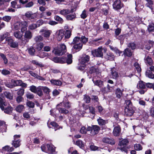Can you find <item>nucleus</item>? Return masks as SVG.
Instances as JSON below:
<instances>
[{"label":"nucleus","instance_id":"45","mask_svg":"<svg viewBox=\"0 0 154 154\" xmlns=\"http://www.w3.org/2000/svg\"><path fill=\"white\" fill-rule=\"evenodd\" d=\"M124 54L128 57H130L132 55V53L131 51L128 48L125 49L124 52Z\"/></svg>","mask_w":154,"mask_h":154},{"label":"nucleus","instance_id":"32","mask_svg":"<svg viewBox=\"0 0 154 154\" xmlns=\"http://www.w3.org/2000/svg\"><path fill=\"white\" fill-rule=\"evenodd\" d=\"M24 36L25 38L28 39H30L32 37V35L30 31H27L25 32Z\"/></svg>","mask_w":154,"mask_h":154},{"label":"nucleus","instance_id":"30","mask_svg":"<svg viewBox=\"0 0 154 154\" xmlns=\"http://www.w3.org/2000/svg\"><path fill=\"white\" fill-rule=\"evenodd\" d=\"M42 88L43 91H44V92L48 94V99H50L51 98L50 97L49 95V94L50 92V89L46 86H42Z\"/></svg>","mask_w":154,"mask_h":154},{"label":"nucleus","instance_id":"10","mask_svg":"<svg viewBox=\"0 0 154 154\" xmlns=\"http://www.w3.org/2000/svg\"><path fill=\"white\" fill-rule=\"evenodd\" d=\"M64 35V31L63 29H60L56 31L55 37L57 40L60 41L63 38Z\"/></svg>","mask_w":154,"mask_h":154},{"label":"nucleus","instance_id":"3","mask_svg":"<svg viewBox=\"0 0 154 154\" xmlns=\"http://www.w3.org/2000/svg\"><path fill=\"white\" fill-rule=\"evenodd\" d=\"M28 25V23L27 21H25L22 22L18 21L14 24L13 29L15 30H18L21 28V32H23L26 30V27Z\"/></svg>","mask_w":154,"mask_h":154},{"label":"nucleus","instance_id":"18","mask_svg":"<svg viewBox=\"0 0 154 154\" xmlns=\"http://www.w3.org/2000/svg\"><path fill=\"white\" fill-rule=\"evenodd\" d=\"M47 147L48 153H53L55 151V148L52 144H48Z\"/></svg>","mask_w":154,"mask_h":154},{"label":"nucleus","instance_id":"19","mask_svg":"<svg viewBox=\"0 0 154 154\" xmlns=\"http://www.w3.org/2000/svg\"><path fill=\"white\" fill-rule=\"evenodd\" d=\"M51 84L53 85L60 86L62 84V82L60 80H56L54 79H51L50 81Z\"/></svg>","mask_w":154,"mask_h":154},{"label":"nucleus","instance_id":"35","mask_svg":"<svg viewBox=\"0 0 154 154\" xmlns=\"http://www.w3.org/2000/svg\"><path fill=\"white\" fill-rule=\"evenodd\" d=\"M116 97L119 98L122 95V91L119 88H117L116 91Z\"/></svg>","mask_w":154,"mask_h":154},{"label":"nucleus","instance_id":"20","mask_svg":"<svg viewBox=\"0 0 154 154\" xmlns=\"http://www.w3.org/2000/svg\"><path fill=\"white\" fill-rule=\"evenodd\" d=\"M73 12V10L72 9L71 10L67 9H63L60 11V14L63 15L65 16Z\"/></svg>","mask_w":154,"mask_h":154},{"label":"nucleus","instance_id":"21","mask_svg":"<svg viewBox=\"0 0 154 154\" xmlns=\"http://www.w3.org/2000/svg\"><path fill=\"white\" fill-rule=\"evenodd\" d=\"M145 62L147 64L151 65L153 63V61L152 58L149 56H146L144 58Z\"/></svg>","mask_w":154,"mask_h":154},{"label":"nucleus","instance_id":"53","mask_svg":"<svg viewBox=\"0 0 154 154\" xmlns=\"http://www.w3.org/2000/svg\"><path fill=\"white\" fill-rule=\"evenodd\" d=\"M37 88L34 85H32L29 87V90L32 92L35 93Z\"/></svg>","mask_w":154,"mask_h":154},{"label":"nucleus","instance_id":"39","mask_svg":"<svg viewBox=\"0 0 154 154\" xmlns=\"http://www.w3.org/2000/svg\"><path fill=\"white\" fill-rule=\"evenodd\" d=\"M44 46V44L42 43H39L37 44L35 48L38 51H40Z\"/></svg>","mask_w":154,"mask_h":154},{"label":"nucleus","instance_id":"40","mask_svg":"<svg viewBox=\"0 0 154 154\" xmlns=\"http://www.w3.org/2000/svg\"><path fill=\"white\" fill-rule=\"evenodd\" d=\"M40 57L43 58L48 56V54L42 51L40 52L38 55Z\"/></svg>","mask_w":154,"mask_h":154},{"label":"nucleus","instance_id":"5","mask_svg":"<svg viewBox=\"0 0 154 154\" xmlns=\"http://www.w3.org/2000/svg\"><path fill=\"white\" fill-rule=\"evenodd\" d=\"M72 44L74 45L73 48L77 50H80L82 47V44L81 43V38L79 37H75L74 38Z\"/></svg>","mask_w":154,"mask_h":154},{"label":"nucleus","instance_id":"44","mask_svg":"<svg viewBox=\"0 0 154 154\" xmlns=\"http://www.w3.org/2000/svg\"><path fill=\"white\" fill-rule=\"evenodd\" d=\"M134 67H135L137 71V72H141V67L137 63L135 62L134 63Z\"/></svg>","mask_w":154,"mask_h":154},{"label":"nucleus","instance_id":"52","mask_svg":"<svg viewBox=\"0 0 154 154\" xmlns=\"http://www.w3.org/2000/svg\"><path fill=\"white\" fill-rule=\"evenodd\" d=\"M11 19V17L9 16H5L3 17L2 18L3 20L7 22H9Z\"/></svg>","mask_w":154,"mask_h":154},{"label":"nucleus","instance_id":"57","mask_svg":"<svg viewBox=\"0 0 154 154\" xmlns=\"http://www.w3.org/2000/svg\"><path fill=\"white\" fill-rule=\"evenodd\" d=\"M50 124L53 127H54L55 131L57 129L59 128V125L55 122H51Z\"/></svg>","mask_w":154,"mask_h":154},{"label":"nucleus","instance_id":"8","mask_svg":"<svg viewBox=\"0 0 154 154\" xmlns=\"http://www.w3.org/2000/svg\"><path fill=\"white\" fill-rule=\"evenodd\" d=\"M6 41L7 42L8 45L11 48H15L18 46V42L14 41L11 37L6 38Z\"/></svg>","mask_w":154,"mask_h":154},{"label":"nucleus","instance_id":"55","mask_svg":"<svg viewBox=\"0 0 154 154\" xmlns=\"http://www.w3.org/2000/svg\"><path fill=\"white\" fill-rule=\"evenodd\" d=\"M121 29L118 28L115 30V35L116 37L118 36L121 32Z\"/></svg>","mask_w":154,"mask_h":154},{"label":"nucleus","instance_id":"58","mask_svg":"<svg viewBox=\"0 0 154 154\" xmlns=\"http://www.w3.org/2000/svg\"><path fill=\"white\" fill-rule=\"evenodd\" d=\"M59 111L61 113H63L65 114H66L68 113L69 111L64 108H60L59 109Z\"/></svg>","mask_w":154,"mask_h":154},{"label":"nucleus","instance_id":"61","mask_svg":"<svg viewBox=\"0 0 154 154\" xmlns=\"http://www.w3.org/2000/svg\"><path fill=\"white\" fill-rule=\"evenodd\" d=\"M23 101V98L22 96H18L16 98V101L18 103H20Z\"/></svg>","mask_w":154,"mask_h":154},{"label":"nucleus","instance_id":"15","mask_svg":"<svg viewBox=\"0 0 154 154\" xmlns=\"http://www.w3.org/2000/svg\"><path fill=\"white\" fill-rule=\"evenodd\" d=\"M122 6L120 0H116L113 4V8L116 10L121 9Z\"/></svg>","mask_w":154,"mask_h":154},{"label":"nucleus","instance_id":"59","mask_svg":"<svg viewBox=\"0 0 154 154\" xmlns=\"http://www.w3.org/2000/svg\"><path fill=\"white\" fill-rule=\"evenodd\" d=\"M37 27L36 24L33 23L29 26V29L31 30H32L36 29Z\"/></svg>","mask_w":154,"mask_h":154},{"label":"nucleus","instance_id":"43","mask_svg":"<svg viewBox=\"0 0 154 154\" xmlns=\"http://www.w3.org/2000/svg\"><path fill=\"white\" fill-rule=\"evenodd\" d=\"M76 16L75 14H69L66 16V18L67 20H72L75 19Z\"/></svg>","mask_w":154,"mask_h":154},{"label":"nucleus","instance_id":"28","mask_svg":"<svg viewBox=\"0 0 154 154\" xmlns=\"http://www.w3.org/2000/svg\"><path fill=\"white\" fill-rule=\"evenodd\" d=\"M21 82V80H11V83L13 84V87L16 86H20Z\"/></svg>","mask_w":154,"mask_h":154},{"label":"nucleus","instance_id":"51","mask_svg":"<svg viewBox=\"0 0 154 154\" xmlns=\"http://www.w3.org/2000/svg\"><path fill=\"white\" fill-rule=\"evenodd\" d=\"M87 16V13L86 11L84 10L81 15V17L82 18L84 19Z\"/></svg>","mask_w":154,"mask_h":154},{"label":"nucleus","instance_id":"33","mask_svg":"<svg viewBox=\"0 0 154 154\" xmlns=\"http://www.w3.org/2000/svg\"><path fill=\"white\" fill-rule=\"evenodd\" d=\"M98 123L100 125H103L107 123V121L106 120H103L100 118L97 119Z\"/></svg>","mask_w":154,"mask_h":154},{"label":"nucleus","instance_id":"46","mask_svg":"<svg viewBox=\"0 0 154 154\" xmlns=\"http://www.w3.org/2000/svg\"><path fill=\"white\" fill-rule=\"evenodd\" d=\"M71 32L70 30H66L65 33V38H69L71 36Z\"/></svg>","mask_w":154,"mask_h":154},{"label":"nucleus","instance_id":"26","mask_svg":"<svg viewBox=\"0 0 154 154\" xmlns=\"http://www.w3.org/2000/svg\"><path fill=\"white\" fill-rule=\"evenodd\" d=\"M145 74L149 78L151 79H154V74L150 70H146Z\"/></svg>","mask_w":154,"mask_h":154},{"label":"nucleus","instance_id":"11","mask_svg":"<svg viewBox=\"0 0 154 154\" xmlns=\"http://www.w3.org/2000/svg\"><path fill=\"white\" fill-rule=\"evenodd\" d=\"M40 33H42V35L44 37L48 38L50 36L52 32L51 30L47 29L45 28L42 29L40 31Z\"/></svg>","mask_w":154,"mask_h":154},{"label":"nucleus","instance_id":"62","mask_svg":"<svg viewBox=\"0 0 154 154\" xmlns=\"http://www.w3.org/2000/svg\"><path fill=\"white\" fill-rule=\"evenodd\" d=\"M135 149L137 150H141L142 149V147L140 144H136L134 145Z\"/></svg>","mask_w":154,"mask_h":154},{"label":"nucleus","instance_id":"47","mask_svg":"<svg viewBox=\"0 0 154 154\" xmlns=\"http://www.w3.org/2000/svg\"><path fill=\"white\" fill-rule=\"evenodd\" d=\"M43 39V37L40 35L36 36L34 38L35 41L36 42L42 41Z\"/></svg>","mask_w":154,"mask_h":154},{"label":"nucleus","instance_id":"13","mask_svg":"<svg viewBox=\"0 0 154 154\" xmlns=\"http://www.w3.org/2000/svg\"><path fill=\"white\" fill-rule=\"evenodd\" d=\"M90 57L88 55H84L81 59L80 63L82 65H85L89 60Z\"/></svg>","mask_w":154,"mask_h":154},{"label":"nucleus","instance_id":"16","mask_svg":"<svg viewBox=\"0 0 154 154\" xmlns=\"http://www.w3.org/2000/svg\"><path fill=\"white\" fill-rule=\"evenodd\" d=\"M96 77H93L92 81L95 85L98 86L100 88L102 87L103 86V81L99 80H96Z\"/></svg>","mask_w":154,"mask_h":154},{"label":"nucleus","instance_id":"48","mask_svg":"<svg viewBox=\"0 0 154 154\" xmlns=\"http://www.w3.org/2000/svg\"><path fill=\"white\" fill-rule=\"evenodd\" d=\"M75 144L79 146L80 148H82L84 146V145L82 141L80 140L77 141L76 142Z\"/></svg>","mask_w":154,"mask_h":154},{"label":"nucleus","instance_id":"34","mask_svg":"<svg viewBox=\"0 0 154 154\" xmlns=\"http://www.w3.org/2000/svg\"><path fill=\"white\" fill-rule=\"evenodd\" d=\"M4 95L8 99L11 100L13 99V95L8 91H5L4 93Z\"/></svg>","mask_w":154,"mask_h":154},{"label":"nucleus","instance_id":"24","mask_svg":"<svg viewBox=\"0 0 154 154\" xmlns=\"http://www.w3.org/2000/svg\"><path fill=\"white\" fill-rule=\"evenodd\" d=\"M14 36L17 38L20 39L23 36V34L19 31H15L14 33Z\"/></svg>","mask_w":154,"mask_h":154},{"label":"nucleus","instance_id":"37","mask_svg":"<svg viewBox=\"0 0 154 154\" xmlns=\"http://www.w3.org/2000/svg\"><path fill=\"white\" fill-rule=\"evenodd\" d=\"M14 150V148L12 147L7 146L3 148V150L5 151L11 152Z\"/></svg>","mask_w":154,"mask_h":154},{"label":"nucleus","instance_id":"14","mask_svg":"<svg viewBox=\"0 0 154 154\" xmlns=\"http://www.w3.org/2000/svg\"><path fill=\"white\" fill-rule=\"evenodd\" d=\"M134 111L132 107L128 108L127 107H126L125 109V114L126 116H132L134 113Z\"/></svg>","mask_w":154,"mask_h":154},{"label":"nucleus","instance_id":"7","mask_svg":"<svg viewBox=\"0 0 154 154\" xmlns=\"http://www.w3.org/2000/svg\"><path fill=\"white\" fill-rule=\"evenodd\" d=\"M102 51V47H99L97 49L92 51V54L94 57H102L103 56Z\"/></svg>","mask_w":154,"mask_h":154},{"label":"nucleus","instance_id":"22","mask_svg":"<svg viewBox=\"0 0 154 154\" xmlns=\"http://www.w3.org/2000/svg\"><path fill=\"white\" fill-rule=\"evenodd\" d=\"M103 141L104 143L111 145L114 144L115 143V141L113 139L109 138H104L103 140Z\"/></svg>","mask_w":154,"mask_h":154},{"label":"nucleus","instance_id":"63","mask_svg":"<svg viewBox=\"0 0 154 154\" xmlns=\"http://www.w3.org/2000/svg\"><path fill=\"white\" fill-rule=\"evenodd\" d=\"M125 103L126 104V106L128 108L131 107L132 106V103L130 100H127L125 101Z\"/></svg>","mask_w":154,"mask_h":154},{"label":"nucleus","instance_id":"1","mask_svg":"<svg viewBox=\"0 0 154 154\" xmlns=\"http://www.w3.org/2000/svg\"><path fill=\"white\" fill-rule=\"evenodd\" d=\"M72 55L71 54L67 55V58L55 57L53 58V61L55 63H66L68 64H69L72 63Z\"/></svg>","mask_w":154,"mask_h":154},{"label":"nucleus","instance_id":"64","mask_svg":"<svg viewBox=\"0 0 154 154\" xmlns=\"http://www.w3.org/2000/svg\"><path fill=\"white\" fill-rule=\"evenodd\" d=\"M0 56L3 59L5 63L6 64L8 63V59L6 56L3 54L2 53L0 54Z\"/></svg>","mask_w":154,"mask_h":154},{"label":"nucleus","instance_id":"60","mask_svg":"<svg viewBox=\"0 0 154 154\" xmlns=\"http://www.w3.org/2000/svg\"><path fill=\"white\" fill-rule=\"evenodd\" d=\"M101 38L96 39L93 40L91 41L92 44L95 45H98L99 44V43L98 42L99 41L101 40Z\"/></svg>","mask_w":154,"mask_h":154},{"label":"nucleus","instance_id":"23","mask_svg":"<svg viewBox=\"0 0 154 154\" xmlns=\"http://www.w3.org/2000/svg\"><path fill=\"white\" fill-rule=\"evenodd\" d=\"M121 129L119 126H116L114 128L113 131V134L115 136H119L120 132Z\"/></svg>","mask_w":154,"mask_h":154},{"label":"nucleus","instance_id":"42","mask_svg":"<svg viewBox=\"0 0 154 154\" xmlns=\"http://www.w3.org/2000/svg\"><path fill=\"white\" fill-rule=\"evenodd\" d=\"M114 56L113 54L111 53H109L107 54L106 58L108 60H114Z\"/></svg>","mask_w":154,"mask_h":154},{"label":"nucleus","instance_id":"9","mask_svg":"<svg viewBox=\"0 0 154 154\" xmlns=\"http://www.w3.org/2000/svg\"><path fill=\"white\" fill-rule=\"evenodd\" d=\"M20 135H15L14 136V140L13 141L12 145L15 148L19 147L20 145Z\"/></svg>","mask_w":154,"mask_h":154},{"label":"nucleus","instance_id":"54","mask_svg":"<svg viewBox=\"0 0 154 154\" xmlns=\"http://www.w3.org/2000/svg\"><path fill=\"white\" fill-rule=\"evenodd\" d=\"M81 43L85 44L88 41V38L85 36H82L81 38Z\"/></svg>","mask_w":154,"mask_h":154},{"label":"nucleus","instance_id":"2","mask_svg":"<svg viewBox=\"0 0 154 154\" xmlns=\"http://www.w3.org/2000/svg\"><path fill=\"white\" fill-rule=\"evenodd\" d=\"M66 51V45L64 44H59L57 47L54 48L53 52L56 55H62Z\"/></svg>","mask_w":154,"mask_h":154},{"label":"nucleus","instance_id":"31","mask_svg":"<svg viewBox=\"0 0 154 154\" xmlns=\"http://www.w3.org/2000/svg\"><path fill=\"white\" fill-rule=\"evenodd\" d=\"M2 110H4L5 113L8 114H10L12 112L13 109L11 106H8L7 108H4V109Z\"/></svg>","mask_w":154,"mask_h":154},{"label":"nucleus","instance_id":"25","mask_svg":"<svg viewBox=\"0 0 154 154\" xmlns=\"http://www.w3.org/2000/svg\"><path fill=\"white\" fill-rule=\"evenodd\" d=\"M42 86H39L37 87L36 93L39 96H42L43 95Z\"/></svg>","mask_w":154,"mask_h":154},{"label":"nucleus","instance_id":"38","mask_svg":"<svg viewBox=\"0 0 154 154\" xmlns=\"http://www.w3.org/2000/svg\"><path fill=\"white\" fill-rule=\"evenodd\" d=\"M148 30L149 32H151L154 31V24L152 23L149 24L148 27Z\"/></svg>","mask_w":154,"mask_h":154},{"label":"nucleus","instance_id":"4","mask_svg":"<svg viewBox=\"0 0 154 154\" xmlns=\"http://www.w3.org/2000/svg\"><path fill=\"white\" fill-rule=\"evenodd\" d=\"M128 143V140L126 139H124L119 142V146L117 147V150H120L122 152H125L127 153L128 151L127 147L126 146L127 145Z\"/></svg>","mask_w":154,"mask_h":154},{"label":"nucleus","instance_id":"17","mask_svg":"<svg viewBox=\"0 0 154 154\" xmlns=\"http://www.w3.org/2000/svg\"><path fill=\"white\" fill-rule=\"evenodd\" d=\"M100 129V128L99 126L96 125L93 126L92 131H91V134L94 135L97 134Z\"/></svg>","mask_w":154,"mask_h":154},{"label":"nucleus","instance_id":"27","mask_svg":"<svg viewBox=\"0 0 154 154\" xmlns=\"http://www.w3.org/2000/svg\"><path fill=\"white\" fill-rule=\"evenodd\" d=\"M111 75L113 78L116 79L119 76L118 73L116 71L114 68H112L111 69Z\"/></svg>","mask_w":154,"mask_h":154},{"label":"nucleus","instance_id":"41","mask_svg":"<svg viewBox=\"0 0 154 154\" xmlns=\"http://www.w3.org/2000/svg\"><path fill=\"white\" fill-rule=\"evenodd\" d=\"M147 2V3L146 4V6L152 9V5L153 4V2L152 0H146Z\"/></svg>","mask_w":154,"mask_h":154},{"label":"nucleus","instance_id":"29","mask_svg":"<svg viewBox=\"0 0 154 154\" xmlns=\"http://www.w3.org/2000/svg\"><path fill=\"white\" fill-rule=\"evenodd\" d=\"M63 105V106L66 109H68L70 108V105L69 104V103L68 101L66 102H62L60 104L57 105V106H59Z\"/></svg>","mask_w":154,"mask_h":154},{"label":"nucleus","instance_id":"36","mask_svg":"<svg viewBox=\"0 0 154 154\" xmlns=\"http://www.w3.org/2000/svg\"><path fill=\"white\" fill-rule=\"evenodd\" d=\"M24 108V107L23 105H19L17 106L16 108V110L17 112H21Z\"/></svg>","mask_w":154,"mask_h":154},{"label":"nucleus","instance_id":"56","mask_svg":"<svg viewBox=\"0 0 154 154\" xmlns=\"http://www.w3.org/2000/svg\"><path fill=\"white\" fill-rule=\"evenodd\" d=\"M28 51L30 54L33 55L34 54L35 50L33 47H31L28 49Z\"/></svg>","mask_w":154,"mask_h":154},{"label":"nucleus","instance_id":"12","mask_svg":"<svg viewBox=\"0 0 154 154\" xmlns=\"http://www.w3.org/2000/svg\"><path fill=\"white\" fill-rule=\"evenodd\" d=\"M26 17L29 19H32L36 18L37 17V15L35 13L33 14L30 11L26 12L25 14Z\"/></svg>","mask_w":154,"mask_h":154},{"label":"nucleus","instance_id":"6","mask_svg":"<svg viewBox=\"0 0 154 154\" xmlns=\"http://www.w3.org/2000/svg\"><path fill=\"white\" fill-rule=\"evenodd\" d=\"M146 83L143 81H140L137 85V87L138 89H142L139 91L141 94H143L146 91Z\"/></svg>","mask_w":154,"mask_h":154},{"label":"nucleus","instance_id":"50","mask_svg":"<svg viewBox=\"0 0 154 154\" xmlns=\"http://www.w3.org/2000/svg\"><path fill=\"white\" fill-rule=\"evenodd\" d=\"M24 89L21 88L17 92V94L18 96H22L23 95L24 93Z\"/></svg>","mask_w":154,"mask_h":154},{"label":"nucleus","instance_id":"49","mask_svg":"<svg viewBox=\"0 0 154 154\" xmlns=\"http://www.w3.org/2000/svg\"><path fill=\"white\" fill-rule=\"evenodd\" d=\"M32 63L33 64H35L41 67H42L44 66V65H43L42 63H39L35 60H32Z\"/></svg>","mask_w":154,"mask_h":154}]
</instances>
